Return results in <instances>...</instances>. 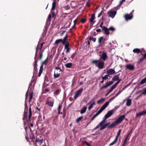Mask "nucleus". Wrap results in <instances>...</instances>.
I'll list each match as a JSON object with an SVG mask.
<instances>
[{
  "label": "nucleus",
  "mask_w": 146,
  "mask_h": 146,
  "mask_svg": "<svg viewBox=\"0 0 146 146\" xmlns=\"http://www.w3.org/2000/svg\"><path fill=\"white\" fill-rule=\"evenodd\" d=\"M119 74L115 75L112 79V80L114 81L117 80L119 78Z\"/></svg>",
  "instance_id": "19"
},
{
  "label": "nucleus",
  "mask_w": 146,
  "mask_h": 146,
  "mask_svg": "<svg viewBox=\"0 0 146 146\" xmlns=\"http://www.w3.org/2000/svg\"><path fill=\"white\" fill-rule=\"evenodd\" d=\"M104 98H102L97 101V103L98 104H100V103H102L104 101Z\"/></svg>",
  "instance_id": "29"
},
{
  "label": "nucleus",
  "mask_w": 146,
  "mask_h": 146,
  "mask_svg": "<svg viewBox=\"0 0 146 146\" xmlns=\"http://www.w3.org/2000/svg\"><path fill=\"white\" fill-rule=\"evenodd\" d=\"M62 44L64 45H65V44H66V43L67 42H68L66 41V40H65L64 39H63V40H62Z\"/></svg>",
  "instance_id": "44"
},
{
  "label": "nucleus",
  "mask_w": 146,
  "mask_h": 146,
  "mask_svg": "<svg viewBox=\"0 0 146 146\" xmlns=\"http://www.w3.org/2000/svg\"><path fill=\"white\" fill-rule=\"evenodd\" d=\"M44 43V42H42L41 43V45H40V47L39 48V49L40 50H41L42 48L43 45Z\"/></svg>",
  "instance_id": "55"
},
{
  "label": "nucleus",
  "mask_w": 146,
  "mask_h": 146,
  "mask_svg": "<svg viewBox=\"0 0 146 146\" xmlns=\"http://www.w3.org/2000/svg\"><path fill=\"white\" fill-rule=\"evenodd\" d=\"M108 86L106 84V85H104L103 86H102V87H101L100 89L101 90H102V89L103 88H107Z\"/></svg>",
  "instance_id": "45"
},
{
  "label": "nucleus",
  "mask_w": 146,
  "mask_h": 146,
  "mask_svg": "<svg viewBox=\"0 0 146 146\" xmlns=\"http://www.w3.org/2000/svg\"><path fill=\"white\" fill-rule=\"evenodd\" d=\"M113 89L111 88L109 90V91L107 93V94H106V96H107L108 94L110 93L113 90Z\"/></svg>",
  "instance_id": "47"
},
{
  "label": "nucleus",
  "mask_w": 146,
  "mask_h": 146,
  "mask_svg": "<svg viewBox=\"0 0 146 146\" xmlns=\"http://www.w3.org/2000/svg\"><path fill=\"white\" fill-rule=\"evenodd\" d=\"M37 61L36 60H35L34 61V70L35 73L37 72Z\"/></svg>",
  "instance_id": "18"
},
{
  "label": "nucleus",
  "mask_w": 146,
  "mask_h": 146,
  "mask_svg": "<svg viewBox=\"0 0 146 146\" xmlns=\"http://www.w3.org/2000/svg\"><path fill=\"white\" fill-rule=\"evenodd\" d=\"M146 82V77L145 78L143 79L141 81L140 84H143L145 83Z\"/></svg>",
  "instance_id": "31"
},
{
  "label": "nucleus",
  "mask_w": 146,
  "mask_h": 146,
  "mask_svg": "<svg viewBox=\"0 0 146 146\" xmlns=\"http://www.w3.org/2000/svg\"><path fill=\"white\" fill-rule=\"evenodd\" d=\"M106 72L109 76L110 75L113 74L115 73V70L111 68L108 70H107Z\"/></svg>",
  "instance_id": "12"
},
{
  "label": "nucleus",
  "mask_w": 146,
  "mask_h": 146,
  "mask_svg": "<svg viewBox=\"0 0 146 146\" xmlns=\"http://www.w3.org/2000/svg\"><path fill=\"white\" fill-rule=\"evenodd\" d=\"M42 72V70H39V73L38 74V76L39 77L40 76Z\"/></svg>",
  "instance_id": "53"
},
{
  "label": "nucleus",
  "mask_w": 146,
  "mask_h": 146,
  "mask_svg": "<svg viewBox=\"0 0 146 146\" xmlns=\"http://www.w3.org/2000/svg\"><path fill=\"white\" fill-rule=\"evenodd\" d=\"M125 1V0H121L119 1V5H121L123 2Z\"/></svg>",
  "instance_id": "58"
},
{
  "label": "nucleus",
  "mask_w": 146,
  "mask_h": 146,
  "mask_svg": "<svg viewBox=\"0 0 146 146\" xmlns=\"http://www.w3.org/2000/svg\"><path fill=\"white\" fill-rule=\"evenodd\" d=\"M117 141H115V140L111 143L109 145V146L113 145H114Z\"/></svg>",
  "instance_id": "42"
},
{
  "label": "nucleus",
  "mask_w": 146,
  "mask_h": 146,
  "mask_svg": "<svg viewBox=\"0 0 146 146\" xmlns=\"http://www.w3.org/2000/svg\"><path fill=\"white\" fill-rule=\"evenodd\" d=\"M33 83V86H34L35 84V82L34 80H32L31 81V83H30L29 86V87L28 90L26 93V95H25V110L24 112V113L23 114V119L24 120L25 119H26L27 117V111L28 110V106L27 104V98L28 96V90L29 89V87L31 86L32 85V84Z\"/></svg>",
  "instance_id": "1"
},
{
  "label": "nucleus",
  "mask_w": 146,
  "mask_h": 146,
  "mask_svg": "<svg viewBox=\"0 0 146 146\" xmlns=\"http://www.w3.org/2000/svg\"><path fill=\"white\" fill-rule=\"evenodd\" d=\"M42 52L41 53H40V56H39V58L40 59H41L42 57Z\"/></svg>",
  "instance_id": "64"
},
{
  "label": "nucleus",
  "mask_w": 146,
  "mask_h": 146,
  "mask_svg": "<svg viewBox=\"0 0 146 146\" xmlns=\"http://www.w3.org/2000/svg\"><path fill=\"white\" fill-rule=\"evenodd\" d=\"M46 104L52 107L53 106L54 103L53 102L47 101L46 102Z\"/></svg>",
  "instance_id": "23"
},
{
  "label": "nucleus",
  "mask_w": 146,
  "mask_h": 146,
  "mask_svg": "<svg viewBox=\"0 0 146 146\" xmlns=\"http://www.w3.org/2000/svg\"><path fill=\"white\" fill-rule=\"evenodd\" d=\"M131 130L129 132V133L127 135V136L126 137L127 138V139H128V137L129 136L130 133H131Z\"/></svg>",
  "instance_id": "62"
},
{
  "label": "nucleus",
  "mask_w": 146,
  "mask_h": 146,
  "mask_svg": "<svg viewBox=\"0 0 146 146\" xmlns=\"http://www.w3.org/2000/svg\"><path fill=\"white\" fill-rule=\"evenodd\" d=\"M39 45V43H38V44L36 48V53L35 54V60H36V56L37 55V52H38V48Z\"/></svg>",
  "instance_id": "32"
},
{
  "label": "nucleus",
  "mask_w": 146,
  "mask_h": 146,
  "mask_svg": "<svg viewBox=\"0 0 146 146\" xmlns=\"http://www.w3.org/2000/svg\"><path fill=\"white\" fill-rule=\"evenodd\" d=\"M59 73H56L55 72H54V78H58L60 75Z\"/></svg>",
  "instance_id": "28"
},
{
  "label": "nucleus",
  "mask_w": 146,
  "mask_h": 146,
  "mask_svg": "<svg viewBox=\"0 0 146 146\" xmlns=\"http://www.w3.org/2000/svg\"><path fill=\"white\" fill-rule=\"evenodd\" d=\"M103 37L101 36L98 39V42L100 44H101L102 42V41L103 39Z\"/></svg>",
  "instance_id": "41"
},
{
  "label": "nucleus",
  "mask_w": 146,
  "mask_h": 146,
  "mask_svg": "<svg viewBox=\"0 0 146 146\" xmlns=\"http://www.w3.org/2000/svg\"><path fill=\"white\" fill-rule=\"evenodd\" d=\"M125 115H122L120 116L115 121V122L117 124L120 123L125 118Z\"/></svg>",
  "instance_id": "3"
},
{
  "label": "nucleus",
  "mask_w": 146,
  "mask_h": 146,
  "mask_svg": "<svg viewBox=\"0 0 146 146\" xmlns=\"http://www.w3.org/2000/svg\"><path fill=\"white\" fill-rule=\"evenodd\" d=\"M141 95H146V87L144 90L143 92L141 93Z\"/></svg>",
  "instance_id": "48"
},
{
  "label": "nucleus",
  "mask_w": 146,
  "mask_h": 146,
  "mask_svg": "<svg viewBox=\"0 0 146 146\" xmlns=\"http://www.w3.org/2000/svg\"><path fill=\"white\" fill-rule=\"evenodd\" d=\"M54 69L55 70L54 72L56 73H59L61 74L62 73V70L61 68L59 66H56Z\"/></svg>",
  "instance_id": "11"
},
{
  "label": "nucleus",
  "mask_w": 146,
  "mask_h": 146,
  "mask_svg": "<svg viewBox=\"0 0 146 146\" xmlns=\"http://www.w3.org/2000/svg\"><path fill=\"white\" fill-rule=\"evenodd\" d=\"M95 19V15L93 14L92 15L90 18V21L91 23H92Z\"/></svg>",
  "instance_id": "27"
},
{
  "label": "nucleus",
  "mask_w": 146,
  "mask_h": 146,
  "mask_svg": "<svg viewBox=\"0 0 146 146\" xmlns=\"http://www.w3.org/2000/svg\"><path fill=\"white\" fill-rule=\"evenodd\" d=\"M48 59V57L42 63V64H46L47 62V60Z\"/></svg>",
  "instance_id": "43"
},
{
  "label": "nucleus",
  "mask_w": 146,
  "mask_h": 146,
  "mask_svg": "<svg viewBox=\"0 0 146 146\" xmlns=\"http://www.w3.org/2000/svg\"><path fill=\"white\" fill-rule=\"evenodd\" d=\"M93 106L91 104L88 108V110H91Z\"/></svg>",
  "instance_id": "61"
},
{
  "label": "nucleus",
  "mask_w": 146,
  "mask_h": 146,
  "mask_svg": "<svg viewBox=\"0 0 146 146\" xmlns=\"http://www.w3.org/2000/svg\"><path fill=\"white\" fill-rule=\"evenodd\" d=\"M107 127V125L106 124V123H105L101 126V127L100 128V129L101 130L104 129H105Z\"/></svg>",
  "instance_id": "33"
},
{
  "label": "nucleus",
  "mask_w": 146,
  "mask_h": 146,
  "mask_svg": "<svg viewBox=\"0 0 146 146\" xmlns=\"http://www.w3.org/2000/svg\"><path fill=\"white\" fill-rule=\"evenodd\" d=\"M124 17L126 21H127L128 20L131 19L133 17V15L130 13L129 14H127L124 15Z\"/></svg>",
  "instance_id": "10"
},
{
  "label": "nucleus",
  "mask_w": 146,
  "mask_h": 146,
  "mask_svg": "<svg viewBox=\"0 0 146 146\" xmlns=\"http://www.w3.org/2000/svg\"><path fill=\"white\" fill-rule=\"evenodd\" d=\"M101 126H100L99 124H98L94 128V129H96L99 127H100Z\"/></svg>",
  "instance_id": "59"
},
{
  "label": "nucleus",
  "mask_w": 146,
  "mask_h": 146,
  "mask_svg": "<svg viewBox=\"0 0 146 146\" xmlns=\"http://www.w3.org/2000/svg\"><path fill=\"white\" fill-rule=\"evenodd\" d=\"M76 54L75 53H74L72 54L71 56V58L72 59L75 56Z\"/></svg>",
  "instance_id": "57"
},
{
  "label": "nucleus",
  "mask_w": 146,
  "mask_h": 146,
  "mask_svg": "<svg viewBox=\"0 0 146 146\" xmlns=\"http://www.w3.org/2000/svg\"><path fill=\"white\" fill-rule=\"evenodd\" d=\"M87 109L86 106H84L81 110L80 113L81 114H82L85 112Z\"/></svg>",
  "instance_id": "21"
},
{
  "label": "nucleus",
  "mask_w": 146,
  "mask_h": 146,
  "mask_svg": "<svg viewBox=\"0 0 146 146\" xmlns=\"http://www.w3.org/2000/svg\"><path fill=\"white\" fill-rule=\"evenodd\" d=\"M109 30L112 31H113L115 30V29L113 27H110L108 29Z\"/></svg>",
  "instance_id": "49"
},
{
  "label": "nucleus",
  "mask_w": 146,
  "mask_h": 146,
  "mask_svg": "<svg viewBox=\"0 0 146 146\" xmlns=\"http://www.w3.org/2000/svg\"><path fill=\"white\" fill-rule=\"evenodd\" d=\"M43 139H39L38 138H36L35 143L36 146H39L41 145L43 142Z\"/></svg>",
  "instance_id": "8"
},
{
  "label": "nucleus",
  "mask_w": 146,
  "mask_h": 146,
  "mask_svg": "<svg viewBox=\"0 0 146 146\" xmlns=\"http://www.w3.org/2000/svg\"><path fill=\"white\" fill-rule=\"evenodd\" d=\"M83 118L82 117H80L77 118L76 120V121L77 123H78Z\"/></svg>",
  "instance_id": "40"
},
{
  "label": "nucleus",
  "mask_w": 146,
  "mask_h": 146,
  "mask_svg": "<svg viewBox=\"0 0 146 146\" xmlns=\"http://www.w3.org/2000/svg\"><path fill=\"white\" fill-rule=\"evenodd\" d=\"M86 21V20L84 19H82L81 20V22L82 23H84Z\"/></svg>",
  "instance_id": "50"
},
{
  "label": "nucleus",
  "mask_w": 146,
  "mask_h": 146,
  "mask_svg": "<svg viewBox=\"0 0 146 146\" xmlns=\"http://www.w3.org/2000/svg\"><path fill=\"white\" fill-rule=\"evenodd\" d=\"M62 41V39H60L56 40L55 42V44H58Z\"/></svg>",
  "instance_id": "30"
},
{
  "label": "nucleus",
  "mask_w": 146,
  "mask_h": 146,
  "mask_svg": "<svg viewBox=\"0 0 146 146\" xmlns=\"http://www.w3.org/2000/svg\"><path fill=\"white\" fill-rule=\"evenodd\" d=\"M60 92V90H56L54 92V94L55 95H57L59 94V93Z\"/></svg>",
  "instance_id": "37"
},
{
  "label": "nucleus",
  "mask_w": 146,
  "mask_h": 146,
  "mask_svg": "<svg viewBox=\"0 0 146 146\" xmlns=\"http://www.w3.org/2000/svg\"><path fill=\"white\" fill-rule=\"evenodd\" d=\"M131 103V100L129 99L127 100V102L126 103V105L127 106H130Z\"/></svg>",
  "instance_id": "25"
},
{
  "label": "nucleus",
  "mask_w": 146,
  "mask_h": 146,
  "mask_svg": "<svg viewBox=\"0 0 146 146\" xmlns=\"http://www.w3.org/2000/svg\"><path fill=\"white\" fill-rule=\"evenodd\" d=\"M116 97H115V96L111 98L108 101L109 102H110L113 100Z\"/></svg>",
  "instance_id": "54"
},
{
  "label": "nucleus",
  "mask_w": 146,
  "mask_h": 146,
  "mask_svg": "<svg viewBox=\"0 0 146 146\" xmlns=\"http://www.w3.org/2000/svg\"><path fill=\"white\" fill-rule=\"evenodd\" d=\"M51 15L50 14L48 15V19H47L46 22V25L48 26H49L50 24V21H51L50 18H51Z\"/></svg>",
  "instance_id": "16"
},
{
  "label": "nucleus",
  "mask_w": 146,
  "mask_h": 146,
  "mask_svg": "<svg viewBox=\"0 0 146 146\" xmlns=\"http://www.w3.org/2000/svg\"><path fill=\"white\" fill-rule=\"evenodd\" d=\"M77 19H78L77 18L74 21V25H73V27H74L75 26L76 24V22L77 20Z\"/></svg>",
  "instance_id": "52"
},
{
  "label": "nucleus",
  "mask_w": 146,
  "mask_h": 146,
  "mask_svg": "<svg viewBox=\"0 0 146 146\" xmlns=\"http://www.w3.org/2000/svg\"><path fill=\"white\" fill-rule=\"evenodd\" d=\"M32 115V110L31 107L29 109V115L28 116V120H30Z\"/></svg>",
  "instance_id": "20"
},
{
  "label": "nucleus",
  "mask_w": 146,
  "mask_h": 146,
  "mask_svg": "<svg viewBox=\"0 0 146 146\" xmlns=\"http://www.w3.org/2000/svg\"><path fill=\"white\" fill-rule=\"evenodd\" d=\"M134 65L131 64H128L126 65L125 69H128L129 70H133L134 69Z\"/></svg>",
  "instance_id": "9"
},
{
  "label": "nucleus",
  "mask_w": 146,
  "mask_h": 146,
  "mask_svg": "<svg viewBox=\"0 0 146 146\" xmlns=\"http://www.w3.org/2000/svg\"><path fill=\"white\" fill-rule=\"evenodd\" d=\"M92 62L95 64L100 69H102L104 68V62L103 61H100V60H95L92 61Z\"/></svg>",
  "instance_id": "2"
},
{
  "label": "nucleus",
  "mask_w": 146,
  "mask_h": 146,
  "mask_svg": "<svg viewBox=\"0 0 146 146\" xmlns=\"http://www.w3.org/2000/svg\"><path fill=\"white\" fill-rule=\"evenodd\" d=\"M118 84L116 82L115 84H114L112 86L111 88L113 90L116 87V86Z\"/></svg>",
  "instance_id": "39"
},
{
  "label": "nucleus",
  "mask_w": 146,
  "mask_h": 146,
  "mask_svg": "<svg viewBox=\"0 0 146 146\" xmlns=\"http://www.w3.org/2000/svg\"><path fill=\"white\" fill-rule=\"evenodd\" d=\"M114 110H110L105 115L104 117L107 119L110 117L114 113Z\"/></svg>",
  "instance_id": "6"
},
{
  "label": "nucleus",
  "mask_w": 146,
  "mask_h": 146,
  "mask_svg": "<svg viewBox=\"0 0 146 146\" xmlns=\"http://www.w3.org/2000/svg\"><path fill=\"white\" fill-rule=\"evenodd\" d=\"M104 119L103 120H102L101 121V122H102V123H105V122L106 120V119H106V118L105 117H104Z\"/></svg>",
  "instance_id": "60"
},
{
  "label": "nucleus",
  "mask_w": 146,
  "mask_h": 146,
  "mask_svg": "<svg viewBox=\"0 0 146 146\" xmlns=\"http://www.w3.org/2000/svg\"><path fill=\"white\" fill-rule=\"evenodd\" d=\"M133 52L135 53H139L141 52V50L138 48H136L134 49L133 50Z\"/></svg>",
  "instance_id": "24"
},
{
  "label": "nucleus",
  "mask_w": 146,
  "mask_h": 146,
  "mask_svg": "<svg viewBox=\"0 0 146 146\" xmlns=\"http://www.w3.org/2000/svg\"><path fill=\"white\" fill-rule=\"evenodd\" d=\"M101 59H103L104 61H105L107 58V56L106 52H103L102 54L100 55Z\"/></svg>",
  "instance_id": "13"
},
{
  "label": "nucleus",
  "mask_w": 146,
  "mask_h": 146,
  "mask_svg": "<svg viewBox=\"0 0 146 146\" xmlns=\"http://www.w3.org/2000/svg\"><path fill=\"white\" fill-rule=\"evenodd\" d=\"M72 66V64L71 63H68L65 64V66L67 68H71Z\"/></svg>",
  "instance_id": "26"
},
{
  "label": "nucleus",
  "mask_w": 146,
  "mask_h": 146,
  "mask_svg": "<svg viewBox=\"0 0 146 146\" xmlns=\"http://www.w3.org/2000/svg\"><path fill=\"white\" fill-rule=\"evenodd\" d=\"M116 124H117L115 122H115H113L110 126H109V128H110L115 126Z\"/></svg>",
  "instance_id": "35"
},
{
  "label": "nucleus",
  "mask_w": 146,
  "mask_h": 146,
  "mask_svg": "<svg viewBox=\"0 0 146 146\" xmlns=\"http://www.w3.org/2000/svg\"><path fill=\"white\" fill-rule=\"evenodd\" d=\"M108 13L109 17H111L112 18H113L116 14V11H109Z\"/></svg>",
  "instance_id": "5"
},
{
  "label": "nucleus",
  "mask_w": 146,
  "mask_h": 146,
  "mask_svg": "<svg viewBox=\"0 0 146 146\" xmlns=\"http://www.w3.org/2000/svg\"><path fill=\"white\" fill-rule=\"evenodd\" d=\"M83 90V88H81L77 91L74 97V99H76L80 96V94L82 93Z\"/></svg>",
  "instance_id": "7"
},
{
  "label": "nucleus",
  "mask_w": 146,
  "mask_h": 146,
  "mask_svg": "<svg viewBox=\"0 0 146 146\" xmlns=\"http://www.w3.org/2000/svg\"><path fill=\"white\" fill-rule=\"evenodd\" d=\"M104 31L106 35H108L109 34V31L108 29L106 27L104 26L102 29Z\"/></svg>",
  "instance_id": "17"
},
{
  "label": "nucleus",
  "mask_w": 146,
  "mask_h": 146,
  "mask_svg": "<svg viewBox=\"0 0 146 146\" xmlns=\"http://www.w3.org/2000/svg\"><path fill=\"white\" fill-rule=\"evenodd\" d=\"M69 46L70 44L68 42H67L66 44L64 45V48L66 49V52L67 53L70 52V48Z\"/></svg>",
  "instance_id": "14"
},
{
  "label": "nucleus",
  "mask_w": 146,
  "mask_h": 146,
  "mask_svg": "<svg viewBox=\"0 0 146 146\" xmlns=\"http://www.w3.org/2000/svg\"><path fill=\"white\" fill-rule=\"evenodd\" d=\"M146 114V110H143V111L136 114V117L140 116Z\"/></svg>",
  "instance_id": "15"
},
{
  "label": "nucleus",
  "mask_w": 146,
  "mask_h": 146,
  "mask_svg": "<svg viewBox=\"0 0 146 146\" xmlns=\"http://www.w3.org/2000/svg\"><path fill=\"white\" fill-rule=\"evenodd\" d=\"M119 136V135H117L115 137V139H114L115 141H117L118 139Z\"/></svg>",
  "instance_id": "63"
},
{
  "label": "nucleus",
  "mask_w": 146,
  "mask_h": 146,
  "mask_svg": "<svg viewBox=\"0 0 146 146\" xmlns=\"http://www.w3.org/2000/svg\"><path fill=\"white\" fill-rule=\"evenodd\" d=\"M102 11H101V12H100V13L98 14V17H100L102 15Z\"/></svg>",
  "instance_id": "56"
},
{
  "label": "nucleus",
  "mask_w": 146,
  "mask_h": 146,
  "mask_svg": "<svg viewBox=\"0 0 146 146\" xmlns=\"http://www.w3.org/2000/svg\"><path fill=\"white\" fill-rule=\"evenodd\" d=\"M33 93L32 92H31L30 95V99L29 100V102L31 101V100L33 98Z\"/></svg>",
  "instance_id": "38"
},
{
  "label": "nucleus",
  "mask_w": 146,
  "mask_h": 146,
  "mask_svg": "<svg viewBox=\"0 0 146 146\" xmlns=\"http://www.w3.org/2000/svg\"><path fill=\"white\" fill-rule=\"evenodd\" d=\"M101 113L98 111L96 113L92 118L91 119V121H92L94 118L97 117L98 115L99 114H100Z\"/></svg>",
  "instance_id": "22"
},
{
  "label": "nucleus",
  "mask_w": 146,
  "mask_h": 146,
  "mask_svg": "<svg viewBox=\"0 0 146 146\" xmlns=\"http://www.w3.org/2000/svg\"><path fill=\"white\" fill-rule=\"evenodd\" d=\"M109 101H108L106 102L101 107L99 111L101 113L102 111L108 106L109 104Z\"/></svg>",
  "instance_id": "4"
},
{
  "label": "nucleus",
  "mask_w": 146,
  "mask_h": 146,
  "mask_svg": "<svg viewBox=\"0 0 146 146\" xmlns=\"http://www.w3.org/2000/svg\"><path fill=\"white\" fill-rule=\"evenodd\" d=\"M109 76L108 74L107 75H105L104 76L102 77V79L103 80H106L108 79V77Z\"/></svg>",
  "instance_id": "36"
},
{
  "label": "nucleus",
  "mask_w": 146,
  "mask_h": 146,
  "mask_svg": "<svg viewBox=\"0 0 146 146\" xmlns=\"http://www.w3.org/2000/svg\"><path fill=\"white\" fill-rule=\"evenodd\" d=\"M122 92V90H120L115 95V97H117L118 96L121 92Z\"/></svg>",
  "instance_id": "51"
},
{
  "label": "nucleus",
  "mask_w": 146,
  "mask_h": 146,
  "mask_svg": "<svg viewBox=\"0 0 146 146\" xmlns=\"http://www.w3.org/2000/svg\"><path fill=\"white\" fill-rule=\"evenodd\" d=\"M113 83V81H111L109 82H108L106 83V84L108 86V87L109 86H110V85L112 84Z\"/></svg>",
  "instance_id": "34"
},
{
  "label": "nucleus",
  "mask_w": 146,
  "mask_h": 146,
  "mask_svg": "<svg viewBox=\"0 0 146 146\" xmlns=\"http://www.w3.org/2000/svg\"><path fill=\"white\" fill-rule=\"evenodd\" d=\"M84 143L88 146H91L86 141H84Z\"/></svg>",
  "instance_id": "46"
}]
</instances>
